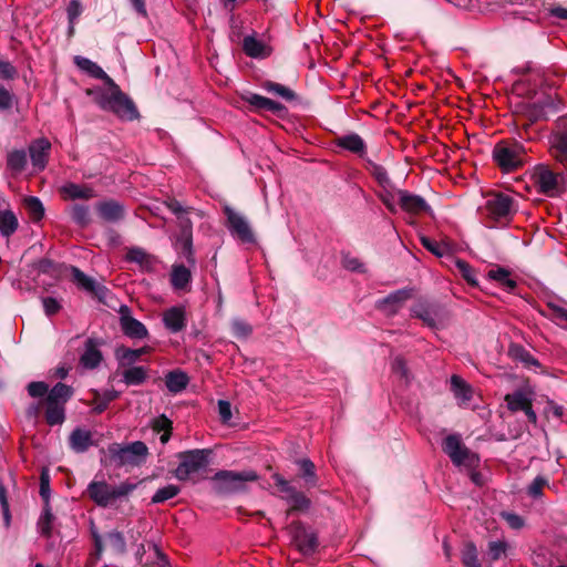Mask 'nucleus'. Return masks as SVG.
<instances>
[{"label":"nucleus","instance_id":"1","mask_svg":"<svg viewBox=\"0 0 567 567\" xmlns=\"http://www.w3.org/2000/svg\"><path fill=\"white\" fill-rule=\"evenodd\" d=\"M137 485L138 483L131 481L111 485L105 480H93L86 487V494L100 507H114L117 503L126 501Z\"/></svg>","mask_w":567,"mask_h":567},{"label":"nucleus","instance_id":"2","mask_svg":"<svg viewBox=\"0 0 567 567\" xmlns=\"http://www.w3.org/2000/svg\"><path fill=\"white\" fill-rule=\"evenodd\" d=\"M212 451L208 449H195L177 454L179 464L174 475L178 481L196 482L209 465Z\"/></svg>","mask_w":567,"mask_h":567},{"label":"nucleus","instance_id":"3","mask_svg":"<svg viewBox=\"0 0 567 567\" xmlns=\"http://www.w3.org/2000/svg\"><path fill=\"white\" fill-rule=\"evenodd\" d=\"M493 159L505 173L522 167L526 162V150L517 141H501L493 148Z\"/></svg>","mask_w":567,"mask_h":567},{"label":"nucleus","instance_id":"4","mask_svg":"<svg viewBox=\"0 0 567 567\" xmlns=\"http://www.w3.org/2000/svg\"><path fill=\"white\" fill-rule=\"evenodd\" d=\"M533 181L538 192L548 196H559L566 188L563 173L554 172L546 165H537L533 172Z\"/></svg>","mask_w":567,"mask_h":567},{"label":"nucleus","instance_id":"5","mask_svg":"<svg viewBox=\"0 0 567 567\" xmlns=\"http://www.w3.org/2000/svg\"><path fill=\"white\" fill-rule=\"evenodd\" d=\"M214 487L218 493L229 494L244 488L245 483L254 482L257 480V474L254 471H218L213 476Z\"/></svg>","mask_w":567,"mask_h":567},{"label":"nucleus","instance_id":"6","mask_svg":"<svg viewBox=\"0 0 567 567\" xmlns=\"http://www.w3.org/2000/svg\"><path fill=\"white\" fill-rule=\"evenodd\" d=\"M107 452L117 466L136 465L146 456L147 446L141 441L126 445L113 443L109 445Z\"/></svg>","mask_w":567,"mask_h":567},{"label":"nucleus","instance_id":"7","mask_svg":"<svg viewBox=\"0 0 567 567\" xmlns=\"http://www.w3.org/2000/svg\"><path fill=\"white\" fill-rule=\"evenodd\" d=\"M534 390L526 385L515 390L512 393H507L504 398L507 409L516 413L523 411L527 416L528 421L533 424L537 422V415L533 410Z\"/></svg>","mask_w":567,"mask_h":567},{"label":"nucleus","instance_id":"8","mask_svg":"<svg viewBox=\"0 0 567 567\" xmlns=\"http://www.w3.org/2000/svg\"><path fill=\"white\" fill-rule=\"evenodd\" d=\"M515 212L514 198L507 194H495L491 196L485 204V214L493 220L506 219Z\"/></svg>","mask_w":567,"mask_h":567},{"label":"nucleus","instance_id":"9","mask_svg":"<svg viewBox=\"0 0 567 567\" xmlns=\"http://www.w3.org/2000/svg\"><path fill=\"white\" fill-rule=\"evenodd\" d=\"M443 451L449 455L451 461L457 465L472 466L474 463V454H472L456 434H451L443 442Z\"/></svg>","mask_w":567,"mask_h":567},{"label":"nucleus","instance_id":"10","mask_svg":"<svg viewBox=\"0 0 567 567\" xmlns=\"http://www.w3.org/2000/svg\"><path fill=\"white\" fill-rule=\"evenodd\" d=\"M292 544L302 555H312L318 548V537L316 533L306 528L301 523L290 525Z\"/></svg>","mask_w":567,"mask_h":567},{"label":"nucleus","instance_id":"11","mask_svg":"<svg viewBox=\"0 0 567 567\" xmlns=\"http://www.w3.org/2000/svg\"><path fill=\"white\" fill-rule=\"evenodd\" d=\"M230 234L243 243H254L255 237L247 219L229 206L224 208Z\"/></svg>","mask_w":567,"mask_h":567},{"label":"nucleus","instance_id":"12","mask_svg":"<svg viewBox=\"0 0 567 567\" xmlns=\"http://www.w3.org/2000/svg\"><path fill=\"white\" fill-rule=\"evenodd\" d=\"M411 315L427 327L435 328L442 320V308L435 303L420 301L411 308Z\"/></svg>","mask_w":567,"mask_h":567},{"label":"nucleus","instance_id":"13","mask_svg":"<svg viewBox=\"0 0 567 567\" xmlns=\"http://www.w3.org/2000/svg\"><path fill=\"white\" fill-rule=\"evenodd\" d=\"M272 477L275 485L284 494V497L292 505L293 508L305 509L309 507V499L301 492H298L293 486H291L288 481H286L279 474H275Z\"/></svg>","mask_w":567,"mask_h":567},{"label":"nucleus","instance_id":"14","mask_svg":"<svg viewBox=\"0 0 567 567\" xmlns=\"http://www.w3.org/2000/svg\"><path fill=\"white\" fill-rule=\"evenodd\" d=\"M107 111L126 121H133L138 117V112L135 104L121 90H118L112 100Z\"/></svg>","mask_w":567,"mask_h":567},{"label":"nucleus","instance_id":"15","mask_svg":"<svg viewBox=\"0 0 567 567\" xmlns=\"http://www.w3.org/2000/svg\"><path fill=\"white\" fill-rule=\"evenodd\" d=\"M50 150L51 143L49 140L44 137L38 138L30 144L29 153L34 168H37L38 171L44 169L48 163Z\"/></svg>","mask_w":567,"mask_h":567},{"label":"nucleus","instance_id":"16","mask_svg":"<svg viewBox=\"0 0 567 567\" xmlns=\"http://www.w3.org/2000/svg\"><path fill=\"white\" fill-rule=\"evenodd\" d=\"M398 196L402 209L408 213L419 215L422 213H429L431 210L425 199L419 195L398 189Z\"/></svg>","mask_w":567,"mask_h":567},{"label":"nucleus","instance_id":"17","mask_svg":"<svg viewBox=\"0 0 567 567\" xmlns=\"http://www.w3.org/2000/svg\"><path fill=\"white\" fill-rule=\"evenodd\" d=\"M163 322L165 328L177 333L186 327V310L183 306H174L163 312Z\"/></svg>","mask_w":567,"mask_h":567},{"label":"nucleus","instance_id":"18","mask_svg":"<svg viewBox=\"0 0 567 567\" xmlns=\"http://www.w3.org/2000/svg\"><path fill=\"white\" fill-rule=\"evenodd\" d=\"M413 290L411 288H403L395 290L379 301V307L386 310L389 313H395L402 305L412 297Z\"/></svg>","mask_w":567,"mask_h":567},{"label":"nucleus","instance_id":"19","mask_svg":"<svg viewBox=\"0 0 567 567\" xmlns=\"http://www.w3.org/2000/svg\"><path fill=\"white\" fill-rule=\"evenodd\" d=\"M177 246L182 250L183 255L187 258L190 264H194L193 257V236H192V223L188 218L181 219V234L176 240Z\"/></svg>","mask_w":567,"mask_h":567},{"label":"nucleus","instance_id":"20","mask_svg":"<svg viewBox=\"0 0 567 567\" xmlns=\"http://www.w3.org/2000/svg\"><path fill=\"white\" fill-rule=\"evenodd\" d=\"M337 146L347 150L360 157L367 154V144L357 133H349L336 140Z\"/></svg>","mask_w":567,"mask_h":567},{"label":"nucleus","instance_id":"21","mask_svg":"<svg viewBox=\"0 0 567 567\" xmlns=\"http://www.w3.org/2000/svg\"><path fill=\"white\" fill-rule=\"evenodd\" d=\"M94 444L89 430L76 427L69 436V445L75 453H84Z\"/></svg>","mask_w":567,"mask_h":567},{"label":"nucleus","instance_id":"22","mask_svg":"<svg viewBox=\"0 0 567 567\" xmlns=\"http://www.w3.org/2000/svg\"><path fill=\"white\" fill-rule=\"evenodd\" d=\"M451 390L460 406L467 405V403L472 400V386L458 375L454 374L451 377Z\"/></svg>","mask_w":567,"mask_h":567},{"label":"nucleus","instance_id":"23","mask_svg":"<svg viewBox=\"0 0 567 567\" xmlns=\"http://www.w3.org/2000/svg\"><path fill=\"white\" fill-rule=\"evenodd\" d=\"M100 217L106 221H117L124 217V207L118 202L110 199L96 205Z\"/></svg>","mask_w":567,"mask_h":567},{"label":"nucleus","instance_id":"24","mask_svg":"<svg viewBox=\"0 0 567 567\" xmlns=\"http://www.w3.org/2000/svg\"><path fill=\"white\" fill-rule=\"evenodd\" d=\"M121 328L123 333L132 339H144L148 334L146 327L141 321L124 313L121 316Z\"/></svg>","mask_w":567,"mask_h":567},{"label":"nucleus","instance_id":"25","mask_svg":"<svg viewBox=\"0 0 567 567\" xmlns=\"http://www.w3.org/2000/svg\"><path fill=\"white\" fill-rule=\"evenodd\" d=\"M245 101L257 110L269 111L274 114H279L286 110L281 103L255 93L247 94Z\"/></svg>","mask_w":567,"mask_h":567},{"label":"nucleus","instance_id":"26","mask_svg":"<svg viewBox=\"0 0 567 567\" xmlns=\"http://www.w3.org/2000/svg\"><path fill=\"white\" fill-rule=\"evenodd\" d=\"M245 53L254 59H264L270 54V48L252 35H247L243 42Z\"/></svg>","mask_w":567,"mask_h":567},{"label":"nucleus","instance_id":"27","mask_svg":"<svg viewBox=\"0 0 567 567\" xmlns=\"http://www.w3.org/2000/svg\"><path fill=\"white\" fill-rule=\"evenodd\" d=\"M151 351L150 347H142L140 349H130L126 347H118L115 350V357L120 365H133L140 358Z\"/></svg>","mask_w":567,"mask_h":567},{"label":"nucleus","instance_id":"28","mask_svg":"<svg viewBox=\"0 0 567 567\" xmlns=\"http://www.w3.org/2000/svg\"><path fill=\"white\" fill-rule=\"evenodd\" d=\"M74 62L76 66L91 75L94 79L103 80L105 83H112V79L103 71V69L84 56H75Z\"/></svg>","mask_w":567,"mask_h":567},{"label":"nucleus","instance_id":"29","mask_svg":"<svg viewBox=\"0 0 567 567\" xmlns=\"http://www.w3.org/2000/svg\"><path fill=\"white\" fill-rule=\"evenodd\" d=\"M107 87L105 89H97L94 91H91L90 93L94 94V101L95 103L103 110L107 111L112 100L118 92L120 87L115 82L112 80V83H105Z\"/></svg>","mask_w":567,"mask_h":567},{"label":"nucleus","instance_id":"30","mask_svg":"<svg viewBox=\"0 0 567 567\" xmlns=\"http://www.w3.org/2000/svg\"><path fill=\"white\" fill-rule=\"evenodd\" d=\"M61 192L69 199H90L95 196L92 187L74 183H66L62 186Z\"/></svg>","mask_w":567,"mask_h":567},{"label":"nucleus","instance_id":"31","mask_svg":"<svg viewBox=\"0 0 567 567\" xmlns=\"http://www.w3.org/2000/svg\"><path fill=\"white\" fill-rule=\"evenodd\" d=\"M550 150L557 161L567 164V131L556 133L550 137Z\"/></svg>","mask_w":567,"mask_h":567},{"label":"nucleus","instance_id":"32","mask_svg":"<svg viewBox=\"0 0 567 567\" xmlns=\"http://www.w3.org/2000/svg\"><path fill=\"white\" fill-rule=\"evenodd\" d=\"M19 227V220L11 209L0 210V234L9 238Z\"/></svg>","mask_w":567,"mask_h":567},{"label":"nucleus","instance_id":"33","mask_svg":"<svg viewBox=\"0 0 567 567\" xmlns=\"http://www.w3.org/2000/svg\"><path fill=\"white\" fill-rule=\"evenodd\" d=\"M189 379L187 374L181 370H174L166 374L165 384L169 392L179 393L186 389Z\"/></svg>","mask_w":567,"mask_h":567},{"label":"nucleus","instance_id":"34","mask_svg":"<svg viewBox=\"0 0 567 567\" xmlns=\"http://www.w3.org/2000/svg\"><path fill=\"white\" fill-rule=\"evenodd\" d=\"M45 421L49 425H60L65 420V408L63 404L44 400Z\"/></svg>","mask_w":567,"mask_h":567},{"label":"nucleus","instance_id":"35","mask_svg":"<svg viewBox=\"0 0 567 567\" xmlns=\"http://www.w3.org/2000/svg\"><path fill=\"white\" fill-rule=\"evenodd\" d=\"M101 360L102 354L100 350L96 348L93 340H87L85 344V350L80 359L81 364L86 369H94L100 364Z\"/></svg>","mask_w":567,"mask_h":567},{"label":"nucleus","instance_id":"36","mask_svg":"<svg viewBox=\"0 0 567 567\" xmlns=\"http://www.w3.org/2000/svg\"><path fill=\"white\" fill-rule=\"evenodd\" d=\"M192 279L190 270L184 265H174L171 274V284L175 289H185Z\"/></svg>","mask_w":567,"mask_h":567},{"label":"nucleus","instance_id":"37","mask_svg":"<svg viewBox=\"0 0 567 567\" xmlns=\"http://www.w3.org/2000/svg\"><path fill=\"white\" fill-rule=\"evenodd\" d=\"M128 367L122 374L125 384L140 385L146 381L148 370L145 367Z\"/></svg>","mask_w":567,"mask_h":567},{"label":"nucleus","instance_id":"38","mask_svg":"<svg viewBox=\"0 0 567 567\" xmlns=\"http://www.w3.org/2000/svg\"><path fill=\"white\" fill-rule=\"evenodd\" d=\"M508 549H509V544L507 543L506 539L502 538V539L491 540L487 544L486 558L491 563L496 561V560L501 559L502 557L506 556Z\"/></svg>","mask_w":567,"mask_h":567},{"label":"nucleus","instance_id":"39","mask_svg":"<svg viewBox=\"0 0 567 567\" xmlns=\"http://www.w3.org/2000/svg\"><path fill=\"white\" fill-rule=\"evenodd\" d=\"M72 393L71 386L59 382L48 392L45 400L65 405Z\"/></svg>","mask_w":567,"mask_h":567},{"label":"nucleus","instance_id":"40","mask_svg":"<svg viewBox=\"0 0 567 567\" xmlns=\"http://www.w3.org/2000/svg\"><path fill=\"white\" fill-rule=\"evenodd\" d=\"M487 276L498 282L506 291H513L516 288V281L511 278L509 271L503 267L491 269Z\"/></svg>","mask_w":567,"mask_h":567},{"label":"nucleus","instance_id":"41","mask_svg":"<svg viewBox=\"0 0 567 567\" xmlns=\"http://www.w3.org/2000/svg\"><path fill=\"white\" fill-rule=\"evenodd\" d=\"M461 559L464 567H483L478 559L477 547L473 542L464 544L461 551Z\"/></svg>","mask_w":567,"mask_h":567},{"label":"nucleus","instance_id":"42","mask_svg":"<svg viewBox=\"0 0 567 567\" xmlns=\"http://www.w3.org/2000/svg\"><path fill=\"white\" fill-rule=\"evenodd\" d=\"M126 260L140 265L144 269H151L153 258L144 249L134 247L126 254Z\"/></svg>","mask_w":567,"mask_h":567},{"label":"nucleus","instance_id":"43","mask_svg":"<svg viewBox=\"0 0 567 567\" xmlns=\"http://www.w3.org/2000/svg\"><path fill=\"white\" fill-rule=\"evenodd\" d=\"M70 272L72 275V280L78 285L79 288L87 291L94 292L96 288V284L94 279L86 276L83 271H81L78 267L71 266Z\"/></svg>","mask_w":567,"mask_h":567},{"label":"nucleus","instance_id":"44","mask_svg":"<svg viewBox=\"0 0 567 567\" xmlns=\"http://www.w3.org/2000/svg\"><path fill=\"white\" fill-rule=\"evenodd\" d=\"M261 86L268 93L278 95L286 101H293L296 99L295 92L280 83L265 81Z\"/></svg>","mask_w":567,"mask_h":567},{"label":"nucleus","instance_id":"45","mask_svg":"<svg viewBox=\"0 0 567 567\" xmlns=\"http://www.w3.org/2000/svg\"><path fill=\"white\" fill-rule=\"evenodd\" d=\"M369 169L381 188L388 189L390 186L394 185L383 166L369 161Z\"/></svg>","mask_w":567,"mask_h":567},{"label":"nucleus","instance_id":"46","mask_svg":"<svg viewBox=\"0 0 567 567\" xmlns=\"http://www.w3.org/2000/svg\"><path fill=\"white\" fill-rule=\"evenodd\" d=\"M27 165V154L22 150L12 151L8 154L7 166L9 169L20 173Z\"/></svg>","mask_w":567,"mask_h":567},{"label":"nucleus","instance_id":"47","mask_svg":"<svg viewBox=\"0 0 567 567\" xmlns=\"http://www.w3.org/2000/svg\"><path fill=\"white\" fill-rule=\"evenodd\" d=\"M53 519H54V516L51 512L49 503H45L42 515L40 516L39 522H38V528H39L41 535L50 537L51 532H52Z\"/></svg>","mask_w":567,"mask_h":567},{"label":"nucleus","instance_id":"48","mask_svg":"<svg viewBox=\"0 0 567 567\" xmlns=\"http://www.w3.org/2000/svg\"><path fill=\"white\" fill-rule=\"evenodd\" d=\"M421 243L424 248L431 251L433 255L437 257H444L450 255V247L444 243L436 241L429 237H421Z\"/></svg>","mask_w":567,"mask_h":567},{"label":"nucleus","instance_id":"49","mask_svg":"<svg viewBox=\"0 0 567 567\" xmlns=\"http://www.w3.org/2000/svg\"><path fill=\"white\" fill-rule=\"evenodd\" d=\"M300 467L301 476L311 486L317 484V475L315 472V464L309 458H301L297 461Z\"/></svg>","mask_w":567,"mask_h":567},{"label":"nucleus","instance_id":"50","mask_svg":"<svg viewBox=\"0 0 567 567\" xmlns=\"http://www.w3.org/2000/svg\"><path fill=\"white\" fill-rule=\"evenodd\" d=\"M181 488L176 485L169 484L158 488L152 497V503L159 504L164 503L179 493Z\"/></svg>","mask_w":567,"mask_h":567},{"label":"nucleus","instance_id":"51","mask_svg":"<svg viewBox=\"0 0 567 567\" xmlns=\"http://www.w3.org/2000/svg\"><path fill=\"white\" fill-rule=\"evenodd\" d=\"M24 206L33 220H40L43 217L44 208L38 197H27L24 199Z\"/></svg>","mask_w":567,"mask_h":567},{"label":"nucleus","instance_id":"52","mask_svg":"<svg viewBox=\"0 0 567 567\" xmlns=\"http://www.w3.org/2000/svg\"><path fill=\"white\" fill-rule=\"evenodd\" d=\"M455 268L458 270L461 276L472 286L477 285L476 279V272L475 270L470 266L468 262L462 259H455L454 260Z\"/></svg>","mask_w":567,"mask_h":567},{"label":"nucleus","instance_id":"53","mask_svg":"<svg viewBox=\"0 0 567 567\" xmlns=\"http://www.w3.org/2000/svg\"><path fill=\"white\" fill-rule=\"evenodd\" d=\"M71 217L80 226H85L90 221V209L85 205L75 204L71 207Z\"/></svg>","mask_w":567,"mask_h":567},{"label":"nucleus","instance_id":"54","mask_svg":"<svg viewBox=\"0 0 567 567\" xmlns=\"http://www.w3.org/2000/svg\"><path fill=\"white\" fill-rule=\"evenodd\" d=\"M395 194H398V190L394 185L390 186L388 189L382 188L378 194L385 207L392 213L396 212Z\"/></svg>","mask_w":567,"mask_h":567},{"label":"nucleus","instance_id":"55","mask_svg":"<svg viewBox=\"0 0 567 567\" xmlns=\"http://www.w3.org/2000/svg\"><path fill=\"white\" fill-rule=\"evenodd\" d=\"M83 11L82 4L80 0H71L66 8L68 19L70 23V33L74 30V24L76 23L79 17Z\"/></svg>","mask_w":567,"mask_h":567},{"label":"nucleus","instance_id":"56","mask_svg":"<svg viewBox=\"0 0 567 567\" xmlns=\"http://www.w3.org/2000/svg\"><path fill=\"white\" fill-rule=\"evenodd\" d=\"M548 486V480L544 476H537L527 487V494L532 498H539L543 495L544 487Z\"/></svg>","mask_w":567,"mask_h":567},{"label":"nucleus","instance_id":"57","mask_svg":"<svg viewBox=\"0 0 567 567\" xmlns=\"http://www.w3.org/2000/svg\"><path fill=\"white\" fill-rule=\"evenodd\" d=\"M27 390L31 398H43L48 395L49 386L45 382L33 381L28 384Z\"/></svg>","mask_w":567,"mask_h":567},{"label":"nucleus","instance_id":"58","mask_svg":"<svg viewBox=\"0 0 567 567\" xmlns=\"http://www.w3.org/2000/svg\"><path fill=\"white\" fill-rule=\"evenodd\" d=\"M231 330L237 338H246L251 333V327L240 319H236L231 322Z\"/></svg>","mask_w":567,"mask_h":567},{"label":"nucleus","instance_id":"59","mask_svg":"<svg viewBox=\"0 0 567 567\" xmlns=\"http://www.w3.org/2000/svg\"><path fill=\"white\" fill-rule=\"evenodd\" d=\"M42 305H43V309H44L45 315L49 316V317L58 313L61 310V308H62V306L58 301V299H55L53 297H44V298H42Z\"/></svg>","mask_w":567,"mask_h":567},{"label":"nucleus","instance_id":"60","mask_svg":"<svg viewBox=\"0 0 567 567\" xmlns=\"http://www.w3.org/2000/svg\"><path fill=\"white\" fill-rule=\"evenodd\" d=\"M392 372L400 375L402 379H409V371L405 360L402 357H395L391 363Z\"/></svg>","mask_w":567,"mask_h":567},{"label":"nucleus","instance_id":"61","mask_svg":"<svg viewBox=\"0 0 567 567\" xmlns=\"http://www.w3.org/2000/svg\"><path fill=\"white\" fill-rule=\"evenodd\" d=\"M502 517L506 520L508 526L513 529H520L525 525L524 518L515 513L504 512V513H502Z\"/></svg>","mask_w":567,"mask_h":567},{"label":"nucleus","instance_id":"62","mask_svg":"<svg viewBox=\"0 0 567 567\" xmlns=\"http://www.w3.org/2000/svg\"><path fill=\"white\" fill-rule=\"evenodd\" d=\"M153 429L154 431L156 432H167V431H172L173 429V423L172 421L165 416L164 414L157 416L154 421H153Z\"/></svg>","mask_w":567,"mask_h":567},{"label":"nucleus","instance_id":"63","mask_svg":"<svg viewBox=\"0 0 567 567\" xmlns=\"http://www.w3.org/2000/svg\"><path fill=\"white\" fill-rule=\"evenodd\" d=\"M40 495L45 503H49L50 497V477L47 471L41 473L40 477Z\"/></svg>","mask_w":567,"mask_h":567},{"label":"nucleus","instance_id":"64","mask_svg":"<svg viewBox=\"0 0 567 567\" xmlns=\"http://www.w3.org/2000/svg\"><path fill=\"white\" fill-rule=\"evenodd\" d=\"M342 265L346 269L351 271H363V265L360 260L351 255H344L342 258Z\"/></svg>","mask_w":567,"mask_h":567}]
</instances>
